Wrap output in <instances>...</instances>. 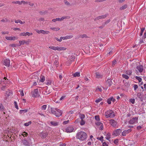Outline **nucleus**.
Instances as JSON below:
<instances>
[{
  "label": "nucleus",
  "instance_id": "f8f14e48",
  "mask_svg": "<svg viewBox=\"0 0 146 146\" xmlns=\"http://www.w3.org/2000/svg\"><path fill=\"white\" fill-rule=\"evenodd\" d=\"M10 60L7 59L5 60L3 62V64L6 66L8 67L10 66Z\"/></svg>",
  "mask_w": 146,
  "mask_h": 146
},
{
  "label": "nucleus",
  "instance_id": "3c124183",
  "mask_svg": "<svg viewBox=\"0 0 146 146\" xmlns=\"http://www.w3.org/2000/svg\"><path fill=\"white\" fill-rule=\"evenodd\" d=\"M95 123L97 125H100L102 124V123L100 122H98V121L96 122Z\"/></svg>",
  "mask_w": 146,
  "mask_h": 146
},
{
  "label": "nucleus",
  "instance_id": "39448f33",
  "mask_svg": "<svg viewBox=\"0 0 146 146\" xmlns=\"http://www.w3.org/2000/svg\"><path fill=\"white\" fill-rule=\"evenodd\" d=\"M136 68L137 70H135V72L137 75L138 74V71L141 73L143 72V66L142 65L137 66Z\"/></svg>",
  "mask_w": 146,
  "mask_h": 146
},
{
  "label": "nucleus",
  "instance_id": "7c9ffc66",
  "mask_svg": "<svg viewBox=\"0 0 146 146\" xmlns=\"http://www.w3.org/2000/svg\"><path fill=\"white\" fill-rule=\"evenodd\" d=\"M110 133H108L106 135V139L107 140H109V139L110 138Z\"/></svg>",
  "mask_w": 146,
  "mask_h": 146
},
{
  "label": "nucleus",
  "instance_id": "20e7f679",
  "mask_svg": "<svg viewBox=\"0 0 146 146\" xmlns=\"http://www.w3.org/2000/svg\"><path fill=\"white\" fill-rule=\"evenodd\" d=\"M105 115L106 118H113L115 116L114 112L111 110H109L105 112Z\"/></svg>",
  "mask_w": 146,
  "mask_h": 146
},
{
  "label": "nucleus",
  "instance_id": "aec40b11",
  "mask_svg": "<svg viewBox=\"0 0 146 146\" xmlns=\"http://www.w3.org/2000/svg\"><path fill=\"white\" fill-rule=\"evenodd\" d=\"M70 18V17L69 16H64L60 18V21L66 19H69Z\"/></svg>",
  "mask_w": 146,
  "mask_h": 146
},
{
  "label": "nucleus",
  "instance_id": "2eb2a0df",
  "mask_svg": "<svg viewBox=\"0 0 146 146\" xmlns=\"http://www.w3.org/2000/svg\"><path fill=\"white\" fill-rule=\"evenodd\" d=\"M19 44L18 45V46H20L21 45H23L25 44H29V42L25 40H23L22 41H19Z\"/></svg>",
  "mask_w": 146,
  "mask_h": 146
},
{
  "label": "nucleus",
  "instance_id": "423d86ee",
  "mask_svg": "<svg viewBox=\"0 0 146 146\" xmlns=\"http://www.w3.org/2000/svg\"><path fill=\"white\" fill-rule=\"evenodd\" d=\"M32 96L33 97H38L39 96L38 89H35L32 92Z\"/></svg>",
  "mask_w": 146,
  "mask_h": 146
},
{
  "label": "nucleus",
  "instance_id": "c9c22d12",
  "mask_svg": "<svg viewBox=\"0 0 146 146\" xmlns=\"http://www.w3.org/2000/svg\"><path fill=\"white\" fill-rule=\"evenodd\" d=\"M122 77L126 79H128L129 78V76L125 74H123L122 75Z\"/></svg>",
  "mask_w": 146,
  "mask_h": 146
},
{
  "label": "nucleus",
  "instance_id": "6ab92c4d",
  "mask_svg": "<svg viewBox=\"0 0 146 146\" xmlns=\"http://www.w3.org/2000/svg\"><path fill=\"white\" fill-rule=\"evenodd\" d=\"M106 84L108 86H110L112 84L111 80L110 79H108L106 81Z\"/></svg>",
  "mask_w": 146,
  "mask_h": 146
},
{
  "label": "nucleus",
  "instance_id": "7ed1b4c3",
  "mask_svg": "<svg viewBox=\"0 0 146 146\" xmlns=\"http://www.w3.org/2000/svg\"><path fill=\"white\" fill-rule=\"evenodd\" d=\"M34 141V139L33 138H30L28 139V140L24 139L22 141V143L23 144L26 146H29L31 145L33 143V141Z\"/></svg>",
  "mask_w": 146,
  "mask_h": 146
},
{
  "label": "nucleus",
  "instance_id": "ddd939ff",
  "mask_svg": "<svg viewBox=\"0 0 146 146\" xmlns=\"http://www.w3.org/2000/svg\"><path fill=\"white\" fill-rule=\"evenodd\" d=\"M107 15L105 14L104 15L99 16L96 17L95 19V20L96 21L100 19H103L105 18L107 16Z\"/></svg>",
  "mask_w": 146,
  "mask_h": 146
},
{
  "label": "nucleus",
  "instance_id": "ea45409f",
  "mask_svg": "<svg viewBox=\"0 0 146 146\" xmlns=\"http://www.w3.org/2000/svg\"><path fill=\"white\" fill-rule=\"evenodd\" d=\"M46 106H47L46 105H43L42 106V108H41V109H42V110H43L44 111L46 109Z\"/></svg>",
  "mask_w": 146,
  "mask_h": 146
},
{
  "label": "nucleus",
  "instance_id": "473e14b6",
  "mask_svg": "<svg viewBox=\"0 0 146 146\" xmlns=\"http://www.w3.org/2000/svg\"><path fill=\"white\" fill-rule=\"evenodd\" d=\"M127 7V5H124L123 6L121 7L120 8L121 10H123L125 9Z\"/></svg>",
  "mask_w": 146,
  "mask_h": 146
},
{
  "label": "nucleus",
  "instance_id": "9d476101",
  "mask_svg": "<svg viewBox=\"0 0 146 146\" xmlns=\"http://www.w3.org/2000/svg\"><path fill=\"white\" fill-rule=\"evenodd\" d=\"M110 124L113 127H115L117 125L116 121L113 119H111L110 120Z\"/></svg>",
  "mask_w": 146,
  "mask_h": 146
},
{
  "label": "nucleus",
  "instance_id": "69168bd1",
  "mask_svg": "<svg viewBox=\"0 0 146 146\" xmlns=\"http://www.w3.org/2000/svg\"><path fill=\"white\" fill-rule=\"evenodd\" d=\"M4 79H1L0 80V84L1 85H3V83L4 82Z\"/></svg>",
  "mask_w": 146,
  "mask_h": 146
},
{
  "label": "nucleus",
  "instance_id": "a211bd4d",
  "mask_svg": "<svg viewBox=\"0 0 146 146\" xmlns=\"http://www.w3.org/2000/svg\"><path fill=\"white\" fill-rule=\"evenodd\" d=\"M50 123L52 126H56L58 125V122L55 121H51Z\"/></svg>",
  "mask_w": 146,
  "mask_h": 146
},
{
  "label": "nucleus",
  "instance_id": "052dcab7",
  "mask_svg": "<svg viewBox=\"0 0 146 146\" xmlns=\"http://www.w3.org/2000/svg\"><path fill=\"white\" fill-rule=\"evenodd\" d=\"M67 39H68L71 38L73 37V36L72 35H69L66 36Z\"/></svg>",
  "mask_w": 146,
  "mask_h": 146
},
{
  "label": "nucleus",
  "instance_id": "1a4fd4ad",
  "mask_svg": "<svg viewBox=\"0 0 146 146\" xmlns=\"http://www.w3.org/2000/svg\"><path fill=\"white\" fill-rule=\"evenodd\" d=\"M36 31L38 34L42 33L43 34H48L50 33L48 31H45L42 30H36Z\"/></svg>",
  "mask_w": 146,
  "mask_h": 146
},
{
  "label": "nucleus",
  "instance_id": "6e6d98bb",
  "mask_svg": "<svg viewBox=\"0 0 146 146\" xmlns=\"http://www.w3.org/2000/svg\"><path fill=\"white\" fill-rule=\"evenodd\" d=\"M107 102L108 104H110L111 103V100L110 98L108 99L107 100Z\"/></svg>",
  "mask_w": 146,
  "mask_h": 146
},
{
  "label": "nucleus",
  "instance_id": "0eeeda50",
  "mask_svg": "<svg viewBox=\"0 0 146 146\" xmlns=\"http://www.w3.org/2000/svg\"><path fill=\"white\" fill-rule=\"evenodd\" d=\"M121 132L122 131L121 129H117L113 132L112 135L115 136H117L120 135Z\"/></svg>",
  "mask_w": 146,
  "mask_h": 146
},
{
  "label": "nucleus",
  "instance_id": "b1692460",
  "mask_svg": "<svg viewBox=\"0 0 146 146\" xmlns=\"http://www.w3.org/2000/svg\"><path fill=\"white\" fill-rule=\"evenodd\" d=\"M88 37L87 36L86 34H83V35H80L79 37H78V38H87Z\"/></svg>",
  "mask_w": 146,
  "mask_h": 146
},
{
  "label": "nucleus",
  "instance_id": "603ef678",
  "mask_svg": "<svg viewBox=\"0 0 146 146\" xmlns=\"http://www.w3.org/2000/svg\"><path fill=\"white\" fill-rule=\"evenodd\" d=\"M114 143L116 145H117L118 142V139H117L115 140L114 141Z\"/></svg>",
  "mask_w": 146,
  "mask_h": 146
},
{
  "label": "nucleus",
  "instance_id": "13d9d810",
  "mask_svg": "<svg viewBox=\"0 0 146 146\" xmlns=\"http://www.w3.org/2000/svg\"><path fill=\"white\" fill-rule=\"evenodd\" d=\"M6 39L8 40H11V37L9 36H6L5 37Z\"/></svg>",
  "mask_w": 146,
  "mask_h": 146
},
{
  "label": "nucleus",
  "instance_id": "338daca9",
  "mask_svg": "<svg viewBox=\"0 0 146 146\" xmlns=\"http://www.w3.org/2000/svg\"><path fill=\"white\" fill-rule=\"evenodd\" d=\"M102 145L103 146H108V144H107L105 142L103 143Z\"/></svg>",
  "mask_w": 146,
  "mask_h": 146
},
{
  "label": "nucleus",
  "instance_id": "c756f323",
  "mask_svg": "<svg viewBox=\"0 0 146 146\" xmlns=\"http://www.w3.org/2000/svg\"><path fill=\"white\" fill-rule=\"evenodd\" d=\"M64 4L68 6H70V3L67 0H64Z\"/></svg>",
  "mask_w": 146,
  "mask_h": 146
},
{
  "label": "nucleus",
  "instance_id": "4468645a",
  "mask_svg": "<svg viewBox=\"0 0 146 146\" xmlns=\"http://www.w3.org/2000/svg\"><path fill=\"white\" fill-rule=\"evenodd\" d=\"M74 130L73 128L71 126H69L66 128V131L67 133H71Z\"/></svg>",
  "mask_w": 146,
  "mask_h": 146
},
{
  "label": "nucleus",
  "instance_id": "49530a36",
  "mask_svg": "<svg viewBox=\"0 0 146 146\" xmlns=\"http://www.w3.org/2000/svg\"><path fill=\"white\" fill-rule=\"evenodd\" d=\"M14 104L15 108L17 109H19V107L17 102H14Z\"/></svg>",
  "mask_w": 146,
  "mask_h": 146
},
{
  "label": "nucleus",
  "instance_id": "37998d69",
  "mask_svg": "<svg viewBox=\"0 0 146 146\" xmlns=\"http://www.w3.org/2000/svg\"><path fill=\"white\" fill-rule=\"evenodd\" d=\"M52 21L54 22H55L56 21H60V18H56L55 19H53L52 20Z\"/></svg>",
  "mask_w": 146,
  "mask_h": 146
},
{
  "label": "nucleus",
  "instance_id": "e433bc0d",
  "mask_svg": "<svg viewBox=\"0 0 146 146\" xmlns=\"http://www.w3.org/2000/svg\"><path fill=\"white\" fill-rule=\"evenodd\" d=\"M85 123V121L83 119L81 120V121L80 122V125H84Z\"/></svg>",
  "mask_w": 146,
  "mask_h": 146
},
{
  "label": "nucleus",
  "instance_id": "bb28decb",
  "mask_svg": "<svg viewBox=\"0 0 146 146\" xmlns=\"http://www.w3.org/2000/svg\"><path fill=\"white\" fill-rule=\"evenodd\" d=\"M75 56L74 55H72L71 56L70 59L68 60V62H69V61H73L74 59H75Z\"/></svg>",
  "mask_w": 146,
  "mask_h": 146
},
{
  "label": "nucleus",
  "instance_id": "e2e57ef3",
  "mask_svg": "<svg viewBox=\"0 0 146 146\" xmlns=\"http://www.w3.org/2000/svg\"><path fill=\"white\" fill-rule=\"evenodd\" d=\"M11 45V46L12 47H16L17 46H18V45H17L16 44H13Z\"/></svg>",
  "mask_w": 146,
  "mask_h": 146
},
{
  "label": "nucleus",
  "instance_id": "f3484780",
  "mask_svg": "<svg viewBox=\"0 0 146 146\" xmlns=\"http://www.w3.org/2000/svg\"><path fill=\"white\" fill-rule=\"evenodd\" d=\"M66 49V48L65 47H60V46H57L56 50L58 51H62L65 50Z\"/></svg>",
  "mask_w": 146,
  "mask_h": 146
},
{
  "label": "nucleus",
  "instance_id": "f257e3e1",
  "mask_svg": "<svg viewBox=\"0 0 146 146\" xmlns=\"http://www.w3.org/2000/svg\"><path fill=\"white\" fill-rule=\"evenodd\" d=\"M87 136V134L85 132L81 131L77 133L76 138L77 139H79L80 140L84 141L86 139Z\"/></svg>",
  "mask_w": 146,
  "mask_h": 146
},
{
  "label": "nucleus",
  "instance_id": "de8ad7c7",
  "mask_svg": "<svg viewBox=\"0 0 146 146\" xmlns=\"http://www.w3.org/2000/svg\"><path fill=\"white\" fill-rule=\"evenodd\" d=\"M97 139H98L99 140H100L101 141H102V142L103 141V136H101L100 137H98L97 138Z\"/></svg>",
  "mask_w": 146,
  "mask_h": 146
},
{
  "label": "nucleus",
  "instance_id": "774afa93",
  "mask_svg": "<svg viewBox=\"0 0 146 146\" xmlns=\"http://www.w3.org/2000/svg\"><path fill=\"white\" fill-rule=\"evenodd\" d=\"M20 94L21 96H24V94L23 91L22 90L20 91Z\"/></svg>",
  "mask_w": 146,
  "mask_h": 146
},
{
  "label": "nucleus",
  "instance_id": "09e8293b",
  "mask_svg": "<svg viewBox=\"0 0 146 146\" xmlns=\"http://www.w3.org/2000/svg\"><path fill=\"white\" fill-rule=\"evenodd\" d=\"M95 119L97 121H99L100 120L99 116L98 115L96 116H95Z\"/></svg>",
  "mask_w": 146,
  "mask_h": 146
},
{
  "label": "nucleus",
  "instance_id": "680f3d73",
  "mask_svg": "<svg viewBox=\"0 0 146 146\" xmlns=\"http://www.w3.org/2000/svg\"><path fill=\"white\" fill-rule=\"evenodd\" d=\"M69 122V120H68L67 121H64L63 122V124L64 125L68 123Z\"/></svg>",
  "mask_w": 146,
  "mask_h": 146
},
{
  "label": "nucleus",
  "instance_id": "4be33fe9",
  "mask_svg": "<svg viewBox=\"0 0 146 146\" xmlns=\"http://www.w3.org/2000/svg\"><path fill=\"white\" fill-rule=\"evenodd\" d=\"M143 96V94L141 92V93L139 92L137 94V97L140 99H141L142 98Z\"/></svg>",
  "mask_w": 146,
  "mask_h": 146
},
{
  "label": "nucleus",
  "instance_id": "58836bf2",
  "mask_svg": "<svg viewBox=\"0 0 146 146\" xmlns=\"http://www.w3.org/2000/svg\"><path fill=\"white\" fill-rule=\"evenodd\" d=\"M21 135L23 136L24 137H25L28 135V133L25 132H24L22 133Z\"/></svg>",
  "mask_w": 146,
  "mask_h": 146
},
{
  "label": "nucleus",
  "instance_id": "dca6fc26",
  "mask_svg": "<svg viewBox=\"0 0 146 146\" xmlns=\"http://www.w3.org/2000/svg\"><path fill=\"white\" fill-rule=\"evenodd\" d=\"M131 131V129H128L127 130H125L122 133V135L123 136H125Z\"/></svg>",
  "mask_w": 146,
  "mask_h": 146
},
{
  "label": "nucleus",
  "instance_id": "5fc2aeb1",
  "mask_svg": "<svg viewBox=\"0 0 146 146\" xmlns=\"http://www.w3.org/2000/svg\"><path fill=\"white\" fill-rule=\"evenodd\" d=\"M134 89L135 90L137 88H138V86L136 84H135L133 86Z\"/></svg>",
  "mask_w": 146,
  "mask_h": 146
},
{
  "label": "nucleus",
  "instance_id": "0e129e2a",
  "mask_svg": "<svg viewBox=\"0 0 146 146\" xmlns=\"http://www.w3.org/2000/svg\"><path fill=\"white\" fill-rule=\"evenodd\" d=\"M135 101V100L134 99H131L130 100V101L133 104L134 103Z\"/></svg>",
  "mask_w": 146,
  "mask_h": 146
},
{
  "label": "nucleus",
  "instance_id": "79ce46f5",
  "mask_svg": "<svg viewBox=\"0 0 146 146\" xmlns=\"http://www.w3.org/2000/svg\"><path fill=\"white\" fill-rule=\"evenodd\" d=\"M21 4H22V3H23L24 4H28V3H29V2H27V1H21Z\"/></svg>",
  "mask_w": 146,
  "mask_h": 146
},
{
  "label": "nucleus",
  "instance_id": "c03bdc74",
  "mask_svg": "<svg viewBox=\"0 0 146 146\" xmlns=\"http://www.w3.org/2000/svg\"><path fill=\"white\" fill-rule=\"evenodd\" d=\"M12 3H13L15 4H18L19 5L21 4V2L19 1H13L12 2Z\"/></svg>",
  "mask_w": 146,
  "mask_h": 146
},
{
  "label": "nucleus",
  "instance_id": "5701e85b",
  "mask_svg": "<svg viewBox=\"0 0 146 146\" xmlns=\"http://www.w3.org/2000/svg\"><path fill=\"white\" fill-rule=\"evenodd\" d=\"M5 109V107L2 104L0 103V111H3Z\"/></svg>",
  "mask_w": 146,
  "mask_h": 146
},
{
  "label": "nucleus",
  "instance_id": "2f4dec72",
  "mask_svg": "<svg viewBox=\"0 0 146 146\" xmlns=\"http://www.w3.org/2000/svg\"><path fill=\"white\" fill-rule=\"evenodd\" d=\"M50 29L55 31H57L60 30L59 28H55V27H51Z\"/></svg>",
  "mask_w": 146,
  "mask_h": 146
},
{
  "label": "nucleus",
  "instance_id": "a19ab883",
  "mask_svg": "<svg viewBox=\"0 0 146 146\" xmlns=\"http://www.w3.org/2000/svg\"><path fill=\"white\" fill-rule=\"evenodd\" d=\"M50 48L54 50H56V47L54 46H50L49 47Z\"/></svg>",
  "mask_w": 146,
  "mask_h": 146
},
{
  "label": "nucleus",
  "instance_id": "a18cd8bd",
  "mask_svg": "<svg viewBox=\"0 0 146 146\" xmlns=\"http://www.w3.org/2000/svg\"><path fill=\"white\" fill-rule=\"evenodd\" d=\"M135 78L137 79L139 82H140L141 81L142 79L139 76H136L135 77Z\"/></svg>",
  "mask_w": 146,
  "mask_h": 146
},
{
  "label": "nucleus",
  "instance_id": "9b49d317",
  "mask_svg": "<svg viewBox=\"0 0 146 146\" xmlns=\"http://www.w3.org/2000/svg\"><path fill=\"white\" fill-rule=\"evenodd\" d=\"M33 35V33H31L27 32L26 33L23 32L21 33L20 34V36H26L27 35L30 36Z\"/></svg>",
  "mask_w": 146,
  "mask_h": 146
},
{
  "label": "nucleus",
  "instance_id": "72a5a7b5",
  "mask_svg": "<svg viewBox=\"0 0 146 146\" xmlns=\"http://www.w3.org/2000/svg\"><path fill=\"white\" fill-rule=\"evenodd\" d=\"M110 21V19H108L104 23L102 24V26H104L106 25Z\"/></svg>",
  "mask_w": 146,
  "mask_h": 146
},
{
  "label": "nucleus",
  "instance_id": "393cba45",
  "mask_svg": "<svg viewBox=\"0 0 146 146\" xmlns=\"http://www.w3.org/2000/svg\"><path fill=\"white\" fill-rule=\"evenodd\" d=\"M73 75L74 77H78L80 76V73L79 72H76L73 74Z\"/></svg>",
  "mask_w": 146,
  "mask_h": 146
},
{
  "label": "nucleus",
  "instance_id": "f704fd0d",
  "mask_svg": "<svg viewBox=\"0 0 146 146\" xmlns=\"http://www.w3.org/2000/svg\"><path fill=\"white\" fill-rule=\"evenodd\" d=\"M145 29V28H143L141 29V33L140 34V36H142V35H143V31H144Z\"/></svg>",
  "mask_w": 146,
  "mask_h": 146
},
{
  "label": "nucleus",
  "instance_id": "8fccbe9b",
  "mask_svg": "<svg viewBox=\"0 0 146 146\" xmlns=\"http://www.w3.org/2000/svg\"><path fill=\"white\" fill-rule=\"evenodd\" d=\"M102 100V99L100 98H98V99L95 100V102L96 103H99L100 102V101H101Z\"/></svg>",
  "mask_w": 146,
  "mask_h": 146
},
{
  "label": "nucleus",
  "instance_id": "bf43d9fd",
  "mask_svg": "<svg viewBox=\"0 0 146 146\" xmlns=\"http://www.w3.org/2000/svg\"><path fill=\"white\" fill-rule=\"evenodd\" d=\"M96 90H98L101 92L102 91V89L101 88L99 87H97L96 88Z\"/></svg>",
  "mask_w": 146,
  "mask_h": 146
},
{
  "label": "nucleus",
  "instance_id": "a878e982",
  "mask_svg": "<svg viewBox=\"0 0 146 146\" xmlns=\"http://www.w3.org/2000/svg\"><path fill=\"white\" fill-rule=\"evenodd\" d=\"M79 117H80L81 120H82L83 119L85 118V115L84 114H80L79 115Z\"/></svg>",
  "mask_w": 146,
  "mask_h": 146
},
{
  "label": "nucleus",
  "instance_id": "4d7b16f0",
  "mask_svg": "<svg viewBox=\"0 0 146 146\" xmlns=\"http://www.w3.org/2000/svg\"><path fill=\"white\" fill-rule=\"evenodd\" d=\"M139 44H141L144 43V42L143 40V39H140L139 40Z\"/></svg>",
  "mask_w": 146,
  "mask_h": 146
},
{
  "label": "nucleus",
  "instance_id": "c85d7f7f",
  "mask_svg": "<svg viewBox=\"0 0 146 146\" xmlns=\"http://www.w3.org/2000/svg\"><path fill=\"white\" fill-rule=\"evenodd\" d=\"M102 75L98 72H97L96 74V78H99L101 77Z\"/></svg>",
  "mask_w": 146,
  "mask_h": 146
},
{
  "label": "nucleus",
  "instance_id": "412c9836",
  "mask_svg": "<svg viewBox=\"0 0 146 146\" xmlns=\"http://www.w3.org/2000/svg\"><path fill=\"white\" fill-rule=\"evenodd\" d=\"M40 82H43L45 80V77L43 76L42 75H41V76L40 77Z\"/></svg>",
  "mask_w": 146,
  "mask_h": 146
},
{
  "label": "nucleus",
  "instance_id": "cd10ccee",
  "mask_svg": "<svg viewBox=\"0 0 146 146\" xmlns=\"http://www.w3.org/2000/svg\"><path fill=\"white\" fill-rule=\"evenodd\" d=\"M27 111V110H20V113L21 114V113H24L26 112Z\"/></svg>",
  "mask_w": 146,
  "mask_h": 146
},
{
  "label": "nucleus",
  "instance_id": "6e6552de",
  "mask_svg": "<svg viewBox=\"0 0 146 146\" xmlns=\"http://www.w3.org/2000/svg\"><path fill=\"white\" fill-rule=\"evenodd\" d=\"M138 118L135 117L131 119L129 121V123L131 124H133L137 122Z\"/></svg>",
  "mask_w": 146,
  "mask_h": 146
},
{
  "label": "nucleus",
  "instance_id": "f03ea898",
  "mask_svg": "<svg viewBox=\"0 0 146 146\" xmlns=\"http://www.w3.org/2000/svg\"><path fill=\"white\" fill-rule=\"evenodd\" d=\"M51 111L53 114L57 117H60L62 114L61 111L56 108H51Z\"/></svg>",
  "mask_w": 146,
  "mask_h": 146
},
{
  "label": "nucleus",
  "instance_id": "864d4df0",
  "mask_svg": "<svg viewBox=\"0 0 146 146\" xmlns=\"http://www.w3.org/2000/svg\"><path fill=\"white\" fill-rule=\"evenodd\" d=\"M58 62L56 61H55L54 62V65H55L56 67L58 66Z\"/></svg>",
  "mask_w": 146,
  "mask_h": 146
},
{
  "label": "nucleus",
  "instance_id": "4c0bfd02",
  "mask_svg": "<svg viewBox=\"0 0 146 146\" xmlns=\"http://www.w3.org/2000/svg\"><path fill=\"white\" fill-rule=\"evenodd\" d=\"M31 121H29V122H28V123H25L24 124V125L25 126H28L29 125H31Z\"/></svg>",
  "mask_w": 146,
  "mask_h": 146
}]
</instances>
